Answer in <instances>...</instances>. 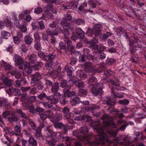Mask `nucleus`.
I'll return each mask as SVG.
<instances>
[{"instance_id": "obj_8", "label": "nucleus", "mask_w": 146, "mask_h": 146, "mask_svg": "<svg viewBox=\"0 0 146 146\" xmlns=\"http://www.w3.org/2000/svg\"><path fill=\"white\" fill-rule=\"evenodd\" d=\"M69 110L68 108L65 107L62 110V111L64 114H66L64 115V116L66 118L68 122L71 123L73 122L72 118L73 114L72 113H70L69 114H67L69 112Z\"/></svg>"}, {"instance_id": "obj_58", "label": "nucleus", "mask_w": 146, "mask_h": 146, "mask_svg": "<svg viewBox=\"0 0 146 146\" xmlns=\"http://www.w3.org/2000/svg\"><path fill=\"white\" fill-rule=\"evenodd\" d=\"M29 110V111L32 113H34L35 112V110L34 109V106L33 105L31 104L29 106L28 108H27Z\"/></svg>"}, {"instance_id": "obj_18", "label": "nucleus", "mask_w": 146, "mask_h": 146, "mask_svg": "<svg viewBox=\"0 0 146 146\" xmlns=\"http://www.w3.org/2000/svg\"><path fill=\"white\" fill-rule=\"evenodd\" d=\"M128 138L127 137H125L124 140L123 141V142H122L120 141L121 140H119L117 139H115V140H113L112 142L113 143H120L122 145H125L126 146L128 145H129L130 144V142H127L126 141L128 140Z\"/></svg>"}, {"instance_id": "obj_30", "label": "nucleus", "mask_w": 146, "mask_h": 146, "mask_svg": "<svg viewBox=\"0 0 146 146\" xmlns=\"http://www.w3.org/2000/svg\"><path fill=\"white\" fill-rule=\"evenodd\" d=\"M80 102L79 98L78 97L72 99L70 100V104L72 106L76 105Z\"/></svg>"}, {"instance_id": "obj_55", "label": "nucleus", "mask_w": 146, "mask_h": 146, "mask_svg": "<svg viewBox=\"0 0 146 146\" xmlns=\"http://www.w3.org/2000/svg\"><path fill=\"white\" fill-rule=\"evenodd\" d=\"M42 40L45 41V42L47 44H48L47 43L48 42V37L44 33H43L42 34Z\"/></svg>"}, {"instance_id": "obj_5", "label": "nucleus", "mask_w": 146, "mask_h": 146, "mask_svg": "<svg viewBox=\"0 0 146 146\" xmlns=\"http://www.w3.org/2000/svg\"><path fill=\"white\" fill-rule=\"evenodd\" d=\"M45 133L47 134V137L48 138L51 139L52 138V141L50 140L48 141V144L50 146H53L55 145V143L57 142V140L55 138V136L52 133V131L48 128L45 130Z\"/></svg>"}, {"instance_id": "obj_41", "label": "nucleus", "mask_w": 146, "mask_h": 146, "mask_svg": "<svg viewBox=\"0 0 146 146\" xmlns=\"http://www.w3.org/2000/svg\"><path fill=\"white\" fill-rule=\"evenodd\" d=\"M29 143L33 146H36L37 143L36 141L35 140L34 138L31 137H29Z\"/></svg>"}, {"instance_id": "obj_39", "label": "nucleus", "mask_w": 146, "mask_h": 146, "mask_svg": "<svg viewBox=\"0 0 146 146\" xmlns=\"http://www.w3.org/2000/svg\"><path fill=\"white\" fill-rule=\"evenodd\" d=\"M66 43L68 49L70 51H71L73 48L71 41L70 40H68L66 41Z\"/></svg>"}, {"instance_id": "obj_59", "label": "nucleus", "mask_w": 146, "mask_h": 146, "mask_svg": "<svg viewBox=\"0 0 146 146\" xmlns=\"http://www.w3.org/2000/svg\"><path fill=\"white\" fill-rule=\"evenodd\" d=\"M42 11V9L40 7H38L35 9L34 12L38 14Z\"/></svg>"}, {"instance_id": "obj_34", "label": "nucleus", "mask_w": 146, "mask_h": 146, "mask_svg": "<svg viewBox=\"0 0 146 146\" xmlns=\"http://www.w3.org/2000/svg\"><path fill=\"white\" fill-rule=\"evenodd\" d=\"M46 113L47 118H53L54 119V112L51 110H49L46 111Z\"/></svg>"}, {"instance_id": "obj_15", "label": "nucleus", "mask_w": 146, "mask_h": 146, "mask_svg": "<svg viewBox=\"0 0 146 146\" xmlns=\"http://www.w3.org/2000/svg\"><path fill=\"white\" fill-rule=\"evenodd\" d=\"M72 80H69L68 82H66L64 80L62 81L61 84V86L63 88L66 89V90H69L72 85V84H71V82L72 83Z\"/></svg>"}, {"instance_id": "obj_10", "label": "nucleus", "mask_w": 146, "mask_h": 146, "mask_svg": "<svg viewBox=\"0 0 146 146\" xmlns=\"http://www.w3.org/2000/svg\"><path fill=\"white\" fill-rule=\"evenodd\" d=\"M19 19H23L27 22H29L31 19L30 15L28 13L27 10H24L19 16Z\"/></svg>"}, {"instance_id": "obj_57", "label": "nucleus", "mask_w": 146, "mask_h": 146, "mask_svg": "<svg viewBox=\"0 0 146 146\" xmlns=\"http://www.w3.org/2000/svg\"><path fill=\"white\" fill-rule=\"evenodd\" d=\"M44 1L48 3V5L46 6H48V5H52L51 4L55 3L56 2V0H43Z\"/></svg>"}, {"instance_id": "obj_32", "label": "nucleus", "mask_w": 146, "mask_h": 146, "mask_svg": "<svg viewBox=\"0 0 146 146\" xmlns=\"http://www.w3.org/2000/svg\"><path fill=\"white\" fill-rule=\"evenodd\" d=\"M76 33L78 35L81 36L80 37L81 38H84L85 33L80 28H78L77 29Z\"/></svg>"}, {"instance_id": "obj_52", "label": "nucleus", "mask_w": 146, "mask_h": 146, "mask_svg": "<svg viewBox=\"0 0 146 146\" xmlns=\"http://www.w3.org/2000/svg\"><path fill=\"white\" fill-rule=\"evenodd\" d=\"M35 48L37 50H39L41 48V46L40 43L38 42H36L35 45Z\"/></svg>"}, {"instance_id": "obj_31", "label": "nucleus", "mask_w": 146, "mask_h": 146, "mask_svg": "<svg viewBox=\"0 0 146 146\" xmlns=\"http://www.w3.org/2000/svg\"><path fill=\"white\" fill-rule=\"evenodd\" d=\"M69 90H67V91H65L64 95L65 97H72L74 95H75V93L74 92H70Z\"/></svg>"}, {"instance_id": "obj_54", "label": "nucleus", "mask_w": 146, "mask_h": 146, "mask_svg": "<svg viewBox=\"0 0 146 146\" xmlns=\"http://www.w3.org/2000/svg\"><path fill=\"white\" fill-rule=\"evenodd\" d=\"M46 33L48 35L50 36H52L54 35H58V33H54V31L51 32L49 30H48L46 31Z\"/></svg>"}, {"instance_id": "obj_12", "label": "nucleus", "mask_w": 146, "mask_h": 146, "mask_svg": "<svg viewBox=\"0 0 146 146\" xmlns=\"http://www.w3.org/2000/svg\"><path fill=\"white\" fill-rule=\"evenodd\" d=\"M0 65L1 67L4 68L5 70L7 72L10 71L12 68V66L2 60L0 61Z\"/></svg>"}, {"instance_id": "obj_35", "label": "nucleus", "mask_w": 146, "mask_h": 146, "mask_svg": "<svg viewBox=\"0 0 146 146\" xmlns=\"http://www.w3.org/2000/svg\"><path fill=\"white\" fill-rule=\"evenodd\" d=\"M106 131L108 135H110L111 136L113 137H114L116 136L117 132L113 130H107Z\"/></svg>"}, {"instance_id": "obj_13", "label": "nucleus", "mask_w": 146, "mask_h": 146, "mask_svg": "<svg viewBox=\"0 0 146 146\" xmlns=\"http://www.w3.org/2000/svg\"><path fill=\"white\" fill-rule=\"evenodd\" d=\"M36 98L35 96H33L29 98H28L27 95H24L22 97L21 99V100L22 103H24L28 101L30 103H31L34 102L36 100Z\"/></svg>"}, {"instance_id": "obj_9", "label": "nucleus", "mask_w": 146, "mask_h": 146, "mask_svg": "<svg viewBox=\"0 0 146 146\" xmlns=\"http://www.w3.org/2000/svg\"><path fill=\"white\" fill-rule=\"evenodd\" d=\"M11 118H9V120L10 121H12L13 125H15L16 126L15 127L14 130L15 131V134L17 135L21 132L20 124V122L17 120H15V118L13 119V120L11 119Z\"/></svg>"}, {"instance_id": "obj_38", "label": "nucleus", "mask_w": 146, "mask_h": 146, "mask_svg": "<svg viewBox=\"0 0 146 146\" xmlns=\"http://www.w3.org/2000/svg\"><path fill=\"white\" fill-rule=\"evenodd\" d=\"M87 93V91L84 89H80L79 90L78 94V95L81 96H85Z\"/></svg>"}, {"instance_id": "obj_17", "label": "nucleus", "mask_w": 146, "mask_h": 146, "mask_svg": "<svg viewBox=\"0 0 146 146\" xmlns=\"http://www.w3.org/2000/svg\"><path fill=\"white\" fill-rule=\"evenodd\" d=\"M101 27L102 25L100 24L95 25L93 28L92 34H94L95 35H98L101 30L100 28Z\"/></svg>"}, {"instance_id": "obj_14", "label": "nucleus", "mask_w": 146, "mask_h": 146, "mask_svg": "<svg viewBox=\"0 0 146 146\" xmlns=\"http://www.w3.org/2000/svg\"><path fill=\"white\" fill-rule=\"evenodd\" d=\"M72 19L71 15L70 14H67L65 17V19H63L61 23V25L62 27L66 26V25H70L68 21H70Z\"/></svg>"}, {"instance_id": "obj_25", "label": "nucleus", "mask_w": 146, "mask_h": 146, "mask_svg": "<svg viewBox=\"0 0 146 146\" xmlns=\"http://www.w3.org/2000/svg\"><path fill=\"white\" fill-rule=\"evenodd\" d=\"M24 38L26 43L28 44H31L33 41V39L32 37L29 35L25 36Z\"/></svg>"}, {"instance_id": "obj_50", "label": "nucleus", "mask_w": 146, "mask_h": 146, "mask_svg": "<svg viewBox=\"0 0 146 146\" xmlns=\"http://www.w3.org/2000/svg\"><path fill=\"white\" fill-rule=\"evenodd\" d=\"M37 19H35L32 23L31 25L33 29H35L37 27L38 22L37 21Z\"/></svg>"}, {"instance_id": "obj_27", "label": "nucleus", "mask_w": 146, "mask_h": 146, "mask_svg": "<svg viewBox=\"0 0 146 146\" xmlns=\"http://www.w3.org/2000/svg\"><path fill=\"white\" fill-rule=\"evenodd\" d=\"M111 93L112 96L114 98H121L123 97V96L122 93H115L113 92V89L111 90Z\"/></svg>"}, {"instance_id": "obj_7", "label": "nucleus", "mask_w": 146, "mask_h": 146, "mask_svg": "<svg viewBox=\"0 0 146 146\" xmlns=\"http://www.w3.org/2000/svg\"><path fill=\"white\" fill-rule=\"evenodd\" d=\"M13 60L15 64H17L20 69H22L23 68V61L20 56L16 54L14 55Z\"/></svg>"}, {"instance_id": "obj_44", "label": "nucleus", "mask_w": 146, "mask_h": 146, "mask_svg": "<svg viewBox=\"0 0 146 146\" xmlns=\"http://www.w3.org/2000/svg\"><path fill=\"white\" fill-rule=\"evenodd\" d=\"M118 103L121 104L126 105L129 104V101L126 99L120 100L118 101Z\"/></svg>"}, {"instance_id": "obj_3", "label": "nucleus", "mask_w": 146, "mask_h": 146, "mask_svg": "<svg viewBox=\"0 0 146 146\" xmlns=\"http://www.w3.org/2000/svg\"><path fill=\"white\" fill-rule=\"evenodd\" d=\"M27 59L29 61V62H24L25 71L28 73L30 74L32 70V68L36 70L38 68H39V66L38 65L35 66L34 64L35 61L36 59V56L35 54L29 55Z\"/></svg>"}, {"instance_id": "obj_22", "label": "nucleus", "mask_w": 146, "mask_h": 146, "mask_svg": "<svg viewBox=\"0 0 146 146\" xmlns=\"http://www.w3.org/2000/svg\"><path fill=\"white\" fill-rule=\"evenodd\" d=\"M58 82H56L52 86V88L51 89V91L53 93L56 94L57 93V91L58 90L59 87H58Z\"/></svg>"}, {"instance_id": "obj_43", "label": "nucleus", "mask_w": 146, "mask_h": 146, "mask_svg": "<svg viewBox=\"0 0 146 146\" xmlns=\"http://www.w3.org/2000/svg\"><path fill=\"white\" fill-rule=\"evenodd\" d=\"M82 119L85 121H88L91 120V118L89 115H85L82 117Z\"/></svg>"}, {"instance_id": "obj_62", "label": "nucleus", "mask_w": 146, "mask_h": 146, "mask_svg": "<svg viewBox=\"0 0 146 146\" xmlns=\"http://www.w3.org/2000/svg\"><path fill=\"white\" fill-rule=\"evenodd\" d=\"M46 94L44 93H42L38 95V97L40 100H42L43 98L46 97Z\"/></svg>"}, {"instance_id": "obj_63", "label": "nucleus", "mask_w": 146, "mask_h": 146, "mask_svg": "<svg viewBox=\"0 0 146 146\" xmlns=\"http://www.w3.org/2000/svg\"><path fill=\"white\" fill-rule=\"evenodd\" d=\"M21 90L23 92H25L31 89V87H22L21 88Z\"/></svg>"}, {"instance_id": "obj_48", "label": "nucleus", "mask_w": 146, "mask_h": 146, "mask_svg": "<svg viewBox=\"0 0 146 146\" xmlns=\"http://www.w3.org/2000/svg\"><path fill=\"white\" fill-rule=\"evenodd\" d=\"M54 126L56 128H62L63 125L60 122H57L54 123Z\"/></svg>"}, {"instance_id": "obj_19", "label": "nucleus", "mask_w": 146, "mask_h": 146, "mask_svg": "<svg viewBox=\"0 0 146 146\" xmlns=\"http://www.w3.org/2000/svg\"><path fill=\"white\" fill-rule=\"evenodd\" d=\"M41 78V76L39 73H37L33 75L31 79V83H33V82H35L40 80Z\"/></svg>"}, {"instance_id": "obj_56", "label": "nucleus", "mask_w": 146, "mask_h": 146, "mask_svg": "<svg viewBox=\"0 0 146 146\" xmlns=\"http://www.w3.org/2000/svg\"><path fill=\"white\" fill-rule=\"evenodd\" d=\"M40 28L41 30H43L45 28L44 22L43 21H40L39 23Z\"/></svg>"}, {"instance_id": "obj_28", "label": "nucleus", "mask_w": 146, "mask_h": 146, "mask_svg": "<svg viewBox=\"0 0 146 146\" xmlns=\"http://www.w3.org/2000/svg\"><path fill=\"white\" fill-rule=\"evenodd\" d=\"M2 80L4 84L8 86H10L12 84V81L11 80L5 77L2 78Z\"/></svg>"}, {"instance_id": "obj_51", "label": "nucleus", "mask_w": 146, "mask_h": 146, "mask_svg": "<svg viewBox=\"0 0 146 146\" xmlns=\"http://www.w3.org/2000/svg\"><path fill=\"white\" fill-rule=\"evenodd\" d=\"M7 102V99L3 97H1L0 99V107L3 106L4 103H6Z\"/></svg>"}, {"instance_id": "obj_36", "label": "nucleus", "mask_w": 146, "mask_h": 146, "mask_svg": "<svg viewBox=\"0 0 146 146\" xmlns=\"http://www.w3.org/2000/svg\"><path fill=\"white\" fill-rule=\"evenodd\" d=\"M4 129L5 133L7 134H8L10 135L15 134V132L13 131L10 128L6 127L5 128H4Z\"/></svg>"}, {"instance_id": "obj_49", "label": "nucleus", "mask_w": 146, "mask_h": 146, "mask_svg": "<svg viewBox=\"0 0 146 146\" xmlns=\"http://www.w3.org/2000/svg\"><path fill=\"white\" fill-rule=\"evenodd\" d=\"M53 62L52 61H50L45 64L46 68L48 70H50L52 68Z\"/></svg>"}, {"instance_id": "obj_42", "label": "nucleus", "mask_w": 146, "mask_h": 146, "mask_svg": "<svg viewBox=\"0 0 146 146\" xmlns=\"http://www.w3.org/2000/svg\"><path fill=\"white\" fill-rule=\"evenodd\" d=\"M96 108V107L94 105L92 107L89 108L88 107H83L82 108L81 110H82V111H83L84 110H87L88 111H90V112H91L93 111L95 108Z\"/></svg>"}, {"instance_id": "obj_37", "label": "nucleus", "mask_w": 146, "mask_h": 146, "mask_svg": "<svg viewBox=\"0 0 146 146\" xmlns=\"http://www.w3.org/2000/svg\"><path fill=\"white\" fill-rule=\"evenodd\" d=\"M85 66L86 68L85 70L86 71H87V69L88 70H89L91 71H95V70H93V69L92 68L91 64L90 62H86L85 64Z\"/></svg>"}, {"instance_id": "obj_45", "label": "nucleus", "mask_w": 146, "mask_h": 146, "mask_svg": "<svg viewBox=\"0 0 146 146\" xmlns=\"http://www.w3.org/2000/svg\"><path fill=\"white\" fill-rule=\"evenodd\" d=\"M26 26V23H25L22 26L20 25V27H19L18 28L20 29V31L21 32H25L27 31V28Z\"/></svg>"}, {"instance_id": "obj_46", "label": "nucleus", "mask_w": 146, "mask_h": 146, "mask_svg": "<svg viewBox=\"0 0 146 146\" xmlns=\"http://www.w3.org/2000/svg\"><path fill=\"white\" fill-rule=\"evenodd\" d=\"M55 56V54H51L49 55L46 56L45 58L46 59L45 60H47V58L49 60H51L53 59Z\"/></svg>"}, {"instance_id": "obj_1", "label": "nucleus", "mask_w": 146, "mask_h": 146, "mask_svg": "<svg viewBox=\"0 0 146 146\" xmlns=\"http://www.w3.org/2000/svg\"><path fill=\"white\" fill-rule=\"evenodd\" d=\"M114 118V117L112 118L106 114L103 115V119H107V120L104 121L103 122V124L105 127H104V130L98 126L100 123V121L99 120L93 122L92 124V127H94V129H95V131L97 133L98 135L92 146H100V144H103L105 143V142H110V141L109 138L104 133L106 131L105 128L107 127L110 126L113 128L116 127V125L112 120Z\"/></svg>"}, {"instance_id": "obj_6", "label": "nucleus", "mask_w": 146, "mask_h": 146, "mask_svg": "<svg viewBox=\"0 0 146 146\" xmlns=\"http://www.w3.org/2000/svg\"><path fill=\"white\" fill-rule=\"evenodd\" d=\"M88 131V129L86 127H82L80 129V133L83 135H82V139L80 138V139H81V140L85 144L90 143V141L89 139L90 138H88L87 135H86Z\"/></svg>"}, {"instance_id": "obj_24", "label": "nucleus", "mask_w": 146, "mask_h": 146, "mask_svg": "<svg viewBox=\"0 0 146 146\" xmlns=\"http://www.w3.org/2000/svg\"><path fill=\"white\" fill-rule=\"evenodd\" d=\"M27 143V141L24 140H22L21 141L19 139H18L16 142V146H25Z\"/></svg>"}, {"instance_id": "obj_11", "label": "nucleus", "mask_w": 146, "mask_h": 146, "mask_svg": "<svg viewBox=\"0 0 146 146\" xmlns=\"http://www.w3.org/2000/svg\"><path fill=\"white\" fill-rule=\"evenodd\" d=\"M60 96L61 95L60 93H57L56 94H54L53 96L46 97V99L50 100L52 104H55L58 102V100Z\"/></svg>"}, {"instance_id": "obj_40", "label": "nucleus", "mask_w": 146, "mask_h": 146, "mask_svg": "<svg viewBox=\"0 0 146 146\" xmlns=\"http://www.w3.org/2000/svg\"><path fill=\"white\" fill-rule=\"evenodd\" d=\"M14 23L16 27L18 28L20 27L21 25L20 24L19 20L17 19L16 16L14 15Z\"/></svg>"}, {"instance_id": "obj_53", "label": "nucleus", "mask_w": 146, "mask_h": 146, "mask_svg": "<svg viewBox=\"0 0 146 146\" xmlns=\"http://www.w3.org/2000/svg\"><path fill=\"white\" fill-rule=\"evenodd\" d=\"M76 23L78 25L83 24L85 22L84 20L80 19H78L76 21Z\"/></svg>"}, {"instance_id": "obj_61", "label": "nucleus", "mask_w": 146, "mask_h": 146, "mask_svg": "<svg viewBox=\"0 0 146 146\" xmlns=\"http://www.w3.org/2000/svg\"><path fill=\"white\" fill-rule=\"evenodd\" d=\"M6 25V23L5 21H0V29H3Z\"/></svg>"}, {"instance_id": "obj_29", "label": "nucleus", "mask_w": 146, "mask_h": 146, "mask_svg": "<svg viewBox=\"0 0 146 146\" xmlns=\"http://www.w3.org/2000/svg\"><path fill=\"white\" fill-rule=\"evenodd\" d=\"M11 74L12 76L14 75L16 78H19L21 77V74L18 70H15L11 72Z\"/></svg>"}, {"instance_id": "obj_16", "label": "nucleus", "mask_w": 146, "mask_h": 146, "mask_svg": "<svg viewBox=\"0 0 146 146\" xmlns=\"http://www.w3.org/2000/svg\"><path fill=\"white\" fill-rule=\"evenodd\" d=\"M37 111L39 112V114L41 118L43 120L47 118L46 111H44V109L38 108L36 109Z\"/></svg>"}, {"instance_id": "obj_47", "label": "nucleus", "mask_w": 146, "mask_h": 146, "mask_svg": "<svg viewBox=\"0 0 146 146\" xmlns=\"http://www.w3.org/2000/svg\"><path fill=\"white\" fill-rule=\"evenodd\" d=\"M11 18L10 16H7V17L6 18V21L7 23L8 24L9 26H7V27H11L12 25V23L11 21Z\"/></svg>"}, {"instance_id": "obj_23", "label": "nucleus", "mask_w": 146, "mask_h": 146, "mask_svg": "<svg viewBox=\"0 0 146 146\" xmlns=\"http://www.w3.org/2000/svg\"><path fill=\"white\" fill-rule=\"evenodd\" d=\"M64 31L63 33L65 36H68L70 34L69 31L70 30V25H66V26L63 27Z\"/></svg>"}, {"instance_id": "obj_21", "label": "nucleus", "mask_w": 146, "mask_h": 146, "mask_svg": "<svg viewBox=\"0 0 146 146\" xmlns=\"http://www.w3.org/2000/svg\"><path fill=\"white\" fill-rule=\"evenodd\" d=\"M76 75L78 76L79 77L82 79H85L87 77L86 74L84 72L81 70H78L76 72Z\"/></svg>"}, {"instance_id": "obj_4", "label": "nucleus", "mask_w": 146, "mask_h": 146, "mask_svg": "<svg viewBox=\"0 0 146 146\" xmlns=\"http://www.w3.org/2000/svg\"><path fill=\"white\" fill-rule=\"evenodd\" d=\"M44 8V13L43 14L42 16L41 17L42 19H44V17H49L51 15V12H52L53 13L56 14L57 11L55 9L53 8V5H48Z\"/></svg>"}, {"instance_id": "obj_20", "label": "nucleus", "mask_w": 146, "mask_h": 146, "mask_svg": "<svg viewBox=\"0 0 146 146\" xmlns=\"http://www.w3.org/2000/svg\"><path fill=\"white\" fill-rule=\"evenodd\" d=\"M74 84L75 85L79 88H84L85 86V84L81 81L76 80Z\"/></svg>"}, {"instance_id": "obj_64", "label": "nucleus", "mask_w": 146, "mask_h": 146, "mask_svg": "<svg viewBox=\"0 0 146 146\" xmlns=\"http://www.w3.org/2000/svg\"><path fill=\"white\" fill-rule=\"evenodd\" d=\"M13 39L14 43L16 44H18L19 42V38L17 37L14 36L13 37Z\"/></svg>"}, {"instance_id": "obj_60", "label": "nucleus", "mask_w": 146, "mask_h": 146, "mask_svg": "<svg viewBox=\"0 0 146 146\" xmlns=\"http://www.w3.org/2000/svg\"><path fill=\"white\" fill-rule=\"evenodd\" d=\"M34 37L36 40H40V37L39 33H36L34 34Z\"/></svg>"}, {"instance_id": "obj_26", "label": "nucleus", "mask_w": 146, "mask_h": 146, "mask_svg": "<svg viewBox=\"0 0 146 146\" xmlns=\"http://www.w3.org/2000/svg\"><path fill=\"white\" fill-rule=\"evenodd\" d=\"M1 36L3 38L7 39L10 36V34L8 32L5 31H2L1 34Z\"/></svg>"}, {"instance_id": "obj_2", "label": "nucleus", "mask_w": 146, "mask_h": 146, "mask_svg": "<svg viewBox=\"0 0 146 146\" xmlns=\"http://www.w3.org/2000/svg\"><path fill=\"white\" fill-rule=\"evenodd\" d=\"M88 84L92 87V91L93 94L95 96L99 95L101 96L102 91V85L101 83H97V80L95 77H92L89 79Z\"/></svg>"}, {"instance_id": "obj_33", "label": "nucleus", "mask_w": 146, "mask_h": 146, "mask_svg": "<svg viewBox=\"0 0 146 146\" xmlns=\"http://www.w3.org/2000/svg\"><path fill=\"white\" fill-rule=\"evenodd\" d=\"M138 38L136 37H132L131 39V41H129V45L130 46H133V44L136 43L138 41Z\"/></svg>"}]
</instances>
